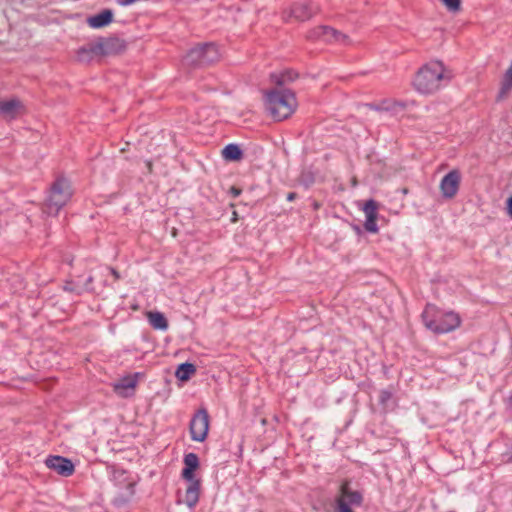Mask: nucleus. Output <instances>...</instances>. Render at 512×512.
I'll return each mask as SVG.
<instances>
[{
  "instance_id": "29",
  "label": "nucleus",
  "mask_w": 512,
  "mask_h": 512,
  "mask_svg": "<svg viewBox=\"0 0 512 512\" xmlns=\"http://www.w3.org/2000/svg\"><path fill=\"white\" fill-rule=\"evenodd\" d=\"M507 210H508V214L512 218V196L509 197L507 200Z\"/></svg>"
},
{
  "instance_id": "9",
  "label": "nucleus",
  "mask_w": 512,
  "mask_h": 512,
  "mask_svg": "<svg viewBox=\"0 0 512 512\" xmlns=\"http://www.w3.org/2000/svg\"><path fill=\"white\" fill-rule=\"evenodd\" d=\"M318 11V6L311 2H297L293 4L289 11H285L283 13V18L285 21H288L291 18H294L297 21H306L313 15L317 14Z\"/></svg>"
},
{
  "instance_id": "28",
  "label": "nucleus",
  "mask_w": 512,
  "mask_h": 512,
  "mask_svg": "<svg viewBox=\"0 0 512 512\" xmlns=\"http://www.w3.org/2000/svg\"><path fill=\"white\" fill-rule=\"evenodd\" d=\"M447 9L451 12H457L460 10L461 0H441Z\"/></svg>"
},
{
  "instance_id": "33",
  "label": "nucleus",
  "mask_w": 512,
  "mask_h": 512,
  "mask_svg": "<svg viewBox=\"0 0 512 512\" xmlns=\"http://www.w3.org/2000/svg\"><path fill=\"white\" fill-rule=\"evenodd\" d=\"M92 282H93V278L90 276V277L87 279L86 284L88 285V284H90V283H92Z\"/></svg>"
},
{
  "instance_id": "32",
  "label": "nucleus",
  "mask_w": 512,
  "mask_h": 512,
  "mask_svg": "<svg viewBox=\"0 0 512 512\" xmlns=\"http://www.w3.org/2000/svg\"><path fill=\"white\" fill-rule=\"evenodd\" d=\"M231 192H232V194H233L235 197H236V196H238V195L240 194V190H239V189H237V188H235V187H232V188H231Z\"/></svg>"
},
{
  "instance_id": "8",
  "label": "nucleus",
  "mask_w": 512,
  "mask_h": 512,
  "mask_svg": "<svg viewBox=\"0 0 512 512\" xmlns=\"http://www.w3.org/2000/svg\"><path fill=\"white\" fill-rule=\"evenodd\" d=\"M126 47V42L123 39L112 36L107 38H99L96 41L94 51L96 50L100 56H109L122 53L126 50Z\"/></svg>"
},
{
  "instance_id": "26",
  "label": "nucleus",
  "mask_w": 512,
  "mask_h": 512,
  "mask_svg": "<svg viewBox=\"0 0 512 512\" xmlns=\"http://www.w3.org/2000/svg\"><path fill=\"white\" fill-rule=\"evenodd\" d=\"M393 391L389 389H383L379 392V403L382 405L384 410L389 409L392 405Z\"/></svg>"
},
{
  "instance_id": "16",
  "label": "nucleus",
  "mask_w": 512,
  "mask_h": 512,
  "mask_svg": "<svg viewBox=\"0 0 512 512\" xmlns=\"http://www.w3.org/2000/svg\"><path fill=\"white\" fill-rule=\"evenodd\" d=\"M113 20V12L110 9H104L100 13L88 17L87 23L91 28H102L110 24Z\"/></svg>"
},
{
  "instance_id": "21",
  "label": "nucleus",
  "mask_w": 512,
  "mask_h": 512,
  "mask_svg": "<svg viewBox=\"0 0 512 512\" xmlns=\"http://www.w3.org/2000/svg\"><path fill=\"white\" fill-rule=\"evenodd\" d=\"M222 156L229 161H239L243 157V152L237 144H228L222 150Z\"/></svg>"
},
{
  "instance_id": "37",
  "label": "nucleus",
  "mask_w": 512,
  "mask_h": 512,
  "mask_svg": "<svg viewBox=\"0 0 512 512\" xmlns=\"http://www.w3.org/2000/svg\"><path fill=\"white\" fill-rule=\"evenodd\" d=\"M510 460L512 461V452H511Z\"/></svg>"
},
{
  "instance_id": "7",
  "label": "nucleus",
  "mask_w": 512,
  "mask_h": 512,
  "mask_svg": "<svg viewBox=\"0 0 512 512\" xmlns=\"http://www.w3.org/2000/svg\"><path fill=\"white\" fill-rule=\"evenodd\" d=\"M209 424L210 418L207 410L205 408L197 410L189 424L191 439L193 441L203 442L207 438Z\"/></svg>"
},
{
  "instance_id": "27",
  "label": "nucleus",
  "mask_w": 512,
  "mask_h": 512,
  "mask_svg": "<svg viewBox=\"0 0 512 512\" xmlns=\"http://www.w3.org/2000/svg\"><path fill=\"white\" fill-rule=\"evenodd\" d=\"M324 33V26H318L308 32L307 38L311 40L322 39L324 41Z\"/></svg>"
},
{
  "instance_id": "13",
  "label": "nucleus",
  "mask_w": 512,
  "mask_h": 512,
  "mask_svg": "<svg viewBox=\"0 0 512 512\" xmlns=\"http://www.w3.org/2000/svg\"><path fill=\"white\" fill-rule=\"evenodd\" d=\"M378 207L379 204L373 199L367 200L363 206V212L365 213L366 217L364 228L370 233L378 232V226L376 223L378 217Z\"/></svg>"
},
{
  "instance_id": "25",
  "label": "nucleus",
  "mask_w": 512,
  "mask_h": 512,
  "mask_svg": "<svg viewBox=\"0 0 512 512\" xmlns=\"http://www.w3.org/2000/svg\"><path fill=\"white\" fill-rule=\"evenodd\" d=\"M510 90H512V62L504 75L499 96L503 97Z\"/></svg>"
},
{
  "instance_id": "6",
  "label": "nucleus",
  "mask_w": 512,
  "mask_h": 512,
  "mask_svg": "<svg viewBox=\"0 0 512 512\" xmlns=\"http://www.w3.org/2000/svg\"><path fill=\"white\" fill-rule=\"evenodd\" d=\"M335 502L337 512H354L351 506H360L363 502V495L358 490H352L349 481H344Z\"/></svg>"
},
{
  "instance_id": "36",
  "label": "nucleus",
  "mask_w": 512,
  "mask_h": 512,
  "mask_svg": "<svg viewBox=\"0 0 512 512\" xmlns=\"http://www.w3.org/2000/svg\"><path fill=\"white\" fill-rule=\"evenodd\" d=\"M70 289H71V286L65 287V290H70Z\"/></svg>"
},
{
  "instance_id": "34",
  "label": "nucleus",
  "mask_w": 512,
  "mask_h": 512,
  "mask_svg": "<svg viewBox=\"0 0 512 512\" xmlns=\"http://www.w3.org/2000/svg\"><path fill=\"white\" fill-rule=\"evenodd\" d=\"M509 405L512 408V395L510 396V399H509Z\"/></svg>"
},
{
  "instance_id": "12",
  "label": "nucleus",
  "mask_w": 512,
  "mask_h": 512,
  "mask_svg": "<svg viewBox=\"0 0 512 512\" xmlns=\"http://www.w3.org/2000/svg\"><path fill=\"white\" fill-rule=\"evenodd\" d=\"M25 113V106L18 98L0 99V115L13 120Z\"/></svg>"
},
{
  "instance_id": "5",
  "label": "nucleus",
  "mask_w": 512,
  "mask_h": 512,
  "mask_svg": "<svg viewBox=\"0 0 512 512\" xmlns=\"http://www.w3.org/2000/svg\"><path fill=\"white\" fill-rule=\"evenodd\" d=\"M221 54L214 43H206L192 48L185 56V62L191 66H207L219 61Z\"/></svg>"
},
{
  "instance_id": "30",
  "label": "nucleus",
  "mask_w": 512,
  "mask_h": 512,
  "mask_svg": "<svg viewBox=\"0 0 512 512\" xmlns=\"http://www.w3.org/2000/svg\"><path fill=\"white\" fill-rule=\"evenodd\" d=\"M109 270H110L111 274L114 276L115 280L120 279V275L117 270H115L114 268H110Z\"/></svg>"
},
{
  "instance_id": "17",
  "label": "nucleus",
  "mask_w": 512,
  "mask_h": 512,
  "mask_svg": "<svg viewBox=\"0 0 512 512\" xmlns=\"http://www.w3.org/2000/svg\"><path fill=\"white\" fill-rule=\"evenodd\" d=\"M324 41L325 42H336L346 44L349 42V37L346 34L341 33L340 31L335 30L330 26H324Z\"/></svg>"
},
{
  "instance_id": "35",
  "label": "nucleus",
  "mask_w": 512,
  "mask_h": 512,
  "mask_svg": "<svg viewBox=\"0 0 512 512\" xmlns=\"http://www.w3.org/2000/svg\"><path fill=\"white\" fill-rule=\"evenodd\" d=\"M70 289H71V286L65 287V290H70Z\"/></svg>"
},
{
  "instance_id": "22",
  "label": "nucleus",
  "mask_w": 512,
  "mask_h": 512,
  "mask_svg": "<svg viewBox=\"0 0 512 512\" xmlns=\"http://www.w3.org/2000/svg\"><path fill=\"white\" fill-rule=\"evenodd\" d=\"M406 108V103L393 99L383 100L378 106H375L376 110H386L392 112H398Z\"/></svg>"
},
{
  "instance_id": "24",
  "label": "nucleus",
  "mask_w": 512,
  "mask_h": 512,
  "mask_svg": "<svg viewBox=\"0 0 512 512\" xmlns=\"http://www.w3.org/2000/svg\"><path fill=\"white\" fill-rule=\"evenodd\" d=\"M136 379L132 377H124L114 385V390L122 396H127L125 390H133L136 386Z\"/></svg>"
},
{
  "instance_id": "1",
  "label": "nucleus",
  "mask_w": 512,
  "mask_h": 512,
  "mask_svg": "<svg viewBox=\"0 0 512 512\" xmlns=\"http://www.w3.org/2000/svg\"><path fill=\"white\" fill-rule=\"evenodd\" d=\"M452 73L440 61H431L423 65L413 79L414 89L423 95H431L447 85Z\"/></svg>"
},
{
  "instance_id": "3",
  "label": "nucleus",
  "mask_w": 512,
  "mask_h": 512,
  "mask_svg": "<svg viewBox=\"0 0 512 512\" xmlns=\"http://www.w3.org/2000/svg\"><path fill=\"white\" fill-rule=\"evenodd\" d=\"M265 106L274 120L282 121L294 113L297 100L291 90L272 89L265 92Z\"/></svg>"
},
{
  "instance_id": "18",
  "label": "nucleus",
  "mask_w": 512,
  "mask_h": 512,
  "mask_svg": "<svg viewBox=\"0 0 512 512\" xmlns=\"http://www.w3.org/2000/svg\"><path fill=\"white\" fill-rule=\"evenodd\" d=\"M148 320L150 325L154 329L165 331L168 329V321L163 313L161 312H149L148 313Z\"/></svg>"
},
{
  "instance_id": "14",
  "label": "nucleus",
  "mask_w": 512,
  "mask_h": 512,
  "mask_svg": "<svg viewBox=\"0 0 512 512\" xmlns=\"http://www.w3.org/2000/svg\"><path fill=\"white\" fill-rule=\"evenodd\" d=\"M189 482L185 492V504L193 508L199 501L201 481L199 479L187 480Z\"/></svg>"
},
{
  "instance_id": "19",
  "label": "nucleus",
  "mask_w": 512,
  "mask_h": 512,
  "mask_svg": "<svg viewBox=\"0 0 512 512\" xmlns=\"http://www.w3.org/2000/svg\"><path fill=\"white\" fill-rule=\"evenodd\" d=\"M96 46V41L89 43L77 51V59L80 62H90L95 56H99L94 48Z\"/></svg>"
},
{
  "instance_id": "2",
  "label": "nucleus",
  "mask_w": 512,
  "mask_h": 512,
  "mask_svg": "<svg viewBox=\"0 0 512 512\" xmlns=\"http://www.w3.org/2000/svg\"><path fill=\"white\" fill-rule=\"evenodd\" d=\"M421 317L425 327L435 334L449 333L461 324L459 314L442 311L433 304L426 305Z\"/></svg>"
},
{
  "instance_id": "31",
  "label": "nucleus",
  "mask_w": 512,
  "mask_h": 512,
  "mask_svg": "<svg viewBox=\"0 0 512 512\" xmlns=\"http://www.w3.org/2000/svg\"><path fill=\"white\" fill-rule=\"evenodd\" d=\"M295 198H296V193L290 192V193L287 194V200L288 201H293Z\"/></svg>"
},
{
  "instance_id": "4",
  "label": "nucleus",
  "mask_w": 512,
  "mask_h": 512,
  "mask_svg": "<svg viewBox=\"0 0 512 512\" xmlns=\"http://www.w3.org/2000/svg\"><path fill=\"white\" fill-rule=\"evenodd\" d=\"M72 196L69 181L63 177L57 178L51 185L49 194L43 205L42 211L48 216H56Z\"/></svg>"
},
{
  "instance_id": "23",
  "label": "nucleus",
  "mask_w": 512,
  "mask_h": 512,
  "mask_svg": "<svg viewBox=\"0 0 512 512\" xmlns=\"http://www.w3.org/2000/svg\"><path fill=\"white\" fill-rule=\"evenodd\" d=\"M196 368L192 363H182L178 366L175 376L181 381H187L195 374Z\"/></svg>"
},
{
  "instance_id": "11",
  "label": "nucleus",
  "mask_w": 512,
  "mask_h": 512,
  "mask_svg": "<svg viewBox=\"0 0 512 512\" xmlns=\"http://www.w3.org/2000/svg\"><path fill=\"white\" fill-rule=\"evenodd\" d=\"M45 465L64 477L71 476L75 471L74 464L70 459L58 455L48 456Z\"/></svg>"
},
{
  "instance_id": "15",
  "label": "nucleus",
  "mask_w": 512,
  "mask_h": 512,
  "mask_svg": "<svg viewBox=\"0 0 512 512\" xmlns=\"http://www.w3.org/2000/svg\"><path fill=\"white\" fill-rule=\"evenodd\" d=\"M184 469L182 470V478L185 480L196 479L194 472L199 467V458L195 453H188L184 456Z\"/></svg>"
},
{
  "instance_id": "10",
  "label": "nucleus",
  "mask_w": 512,
  "mask_h": 512,
  "mask_svg": "<svg viewBox=\"0 0 512 512\" xmlns=\"http://www.w3.org/2000/svg\"><path fill=\"white\" fill-rule=\"evenodd\" d=\"M461 183V173L457 169L448 172L440 182V191L445 199H452L458 193Z\"/></svg>"
},
{
  "instance_id": "20",
  "label": "nucleus",
  "mask_w": 512,
  "mask_h": 512,
  "mask_svg": "<svg viewBox=\"0 0 512 512\" xmlns=\"http://www.w3.org/2000/svg\"><path fill=\"white\" fill-rule=\"evenodd\" d=\"M298 77V74L292 70H286L281 73L271 74V81L278 86L285 85L286 83L294 81Z\"/></svg>"
}]
</instances>
